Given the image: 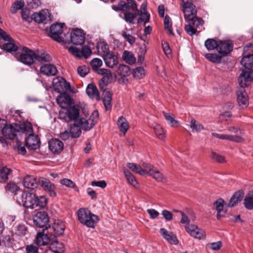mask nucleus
Here are the masks:
<instances>
[{
    "instance_id": "4c0bfd02",
    "label": "nucleus",
    "mask_w": 253,
    "mask_h": 253,
    "mask_svg": "<svg viewBox=\"0 0 253 253\" xmlns=\"http://www.w3.org/2000/svg\"><path fill=\"white\" fill-rule=\"evenodd\" d=\"M49 249L54 253H62L64 251V245L61 242L54 241L51 243Z\"/></svg>"
},
{
    "instance_id": "2eb2a0df",
    "label": "nucleus",
    "mask_w": 253,
    "mask_h": 253,
    "mask_svg": "<svg viewBox=\"0 0 253 253\" xmlns=\"http://www.w3.org/2000/svg\"><path fill=\"white\" fill-rule=\"evenodd\" d=\"M20 127L16 124L6 126L1 131L2 135L7 139H13L17 135V133L19 132Z\"/></svg>"
},
{
    "instance_id": "f03ea898",
    "label": "nucleus",
    "mask_w": 253,
    "mask_h": 253,
    "mask_svg": "<svg viewBox=\"0 0 253 253\" xmlns=\"http://www.w3.org/2000/svg\"><path fill=\"white\" fill-rule=\"evenodd\" d=\"M16 200L20 205L26 208H43L47 204V199L44 196L37 197L34 194L27 192L22 191L20 196H16Z\"/></svg>"
},
{
    "instance_id": "f704fd0d",
    "label": "nucleus",
    "mask_w": 253,
    "mask_h": 253,
    "mask_svg": "<svg viewBox=\"0 0 253 253\" xmlns=\"http://www.w3.org/2000/svg\"><path fill=\"white\" fill-rule=\"evenodd\" d=\"M127 167L133 172L138 173L141 175H144L147 173L146 168H142L140 165L133 163H127Z\"/></svg>"
},
{
    "instance_id": "9b49d317",
    "label": "nucleus",
    "mask_w": 253,
    "mask_h": 253,
    "mask_svg": "<svg viewBox=\"0 0 253 253\" xmlns=\"http://www.w3.org/2000/svg\"><path fill=\"white\" fill-rule=\"evenodd\" d=\"M142 167L146 168L147 170V173H149L157 181L163 182L166 180V177L165 175L151 164L143 163Z\"/></svg>"
},
{
    "instance_id": "20e7f679",
    "label": "nucleus",
    "mask_w": 253,
    "mask_h": 253,
    "mask_svg": "<svg viewBox=\"0 0 253 253\" xmlns=\"http://www.w3.org/2000/svg\"><path fill=\"white\" fill-rule=\"evenodd\" d=\"M0 47L7 52L12 53L18 51V47L13 39L0 28Z\"/></svg>"
},
{
    "instance_id": "0eeeda50",
    "label": "nucleus",
    "mask_w": 253,
    "mask_h": 253,
    "mask_svg": "<svg viewBox=\"0 0 253 253\" xmlns=\"http://www.w3.org/2000/svg\"><path fill=\"white\" fill-rule=\"evenodd\" d=\"M253 49V45L251 44L244 48V57L241 61V64L245 67V70H243L241 74L244 72H251L253 73L252 69L253 68V51L249 54H246V52L249 51L250 49Z\"/></svg>"
},
{
    "instance_id": "8fccbe9b",
    "label": "nucleus",
    "mask_w": 253,
    "mask_h": 253,
    "mask_svg": "<svg viewBox=\"0 0 253 253\" xmlns=\"http://www.w3.org/2000/svg\"><path fill=\"white\" fill-rule=\"evenodd\" d=\"M164 23L165 29L169 32V35H173L174 34L172 29V22L169 15H167L165 16Z\"/></svg>"
},
{
    "instance_id": "09e8293b",
    "label": "nucleus",
    "mask_w": 253,
    "mask_h": 253,
    "mask_svg": "<svg viewBox=\"0 0 253 253\" xmlns=\"http://www.w3.org/2000/svg\"><path fill=\"white\" fill-rule=\"evenodd\" d=\"M206 58L212 62L215 63H219L223 56L222 55L217 54L207 53L205 55Z\"/></svg>"
},
{
    "instance_id": "de8ad7c7",
    "label": "nucleus",
    "mask_w": 253,
    "mask_h": 253,
    "mask_svg": "<svg viewBox=\"0 0 253 253\" xmlns=\"http://www.w3.org/2000/svg\"><path fill=\"white\" fill-rule=\"evenodd\" d=\"M25 5V3L23 0H16L13 3L10 8V12L12 14L16 13V12L20 9H22Z\"/></svg>"
},
{
    "instance_id": "7c9ffc66",
    "label": "nucleus",
    "mask_w": 253,
    "mask_h": 253,
    "mask_svg": "<svg viewBox=\"0 0 253 253\" xmlns=\"http://www.w3.org/2000/svg\"><path fill=\"white\" fill-rule=\"evenodd\" d=\"M87 94L92 99L99 100L100 99L98 90L93 84H89L86 89Z\"/></svg>"
},
{
    "instance_id": "1a4fd4ad",
    "label": "nucleus",
    "mask_w": 253,
    "mask_h": 253,
    "mask_svg": "<svg viewBox=\"0 0 253 253\" xmlns=\"http://www.w3.org/2000/svg\"><path fill=\"white\" fill-rule=\"evenodd\" d=\"M98 117L97 111H94L88 119L80 118L78 121L81 127L85 131L90 130L97 122Z\"/></svg>"
},
{
    "instance_id": "6ab92c4d",
    "label": "nucleus",
    "mask_w": 253,
    "mask_h": 253,
    "mask_svg": "<svg viewBox=\"0 0 253 253\" xmlns=\"http://www.w3.org/2000/svg\"><path fill=\"white\" fill-rule=\"evenodd\" d=\"M211 135L220 139L228 140L236 143H242L245 141L243 136L237 135H228L213 132L211 133Z\"/></svg>"
},
{
    "instance_id": "49530a36",
    "label": "nucleus",
    "mask_w": 253,
    "mask_h": 253,
    "mask_svg": "<svg viewBox=\"0 0 253 253\" xmlns=\"http://www.w3.org/2000/svg\"><path fill=\"white\" fill-rule=\"evenodd\" d=\"M190 127L194 132H200L204 129L203 125L194 119H191L190 121Z\"/></svg>"
},
{
    "instance_id": "bb28decb",
    "label": "nucleus",
    "mask_w": 253,
    "mask_h": 253,
    "mask_svg": "<svg viewBox=\"0 0 253 253\" xmlns=\"http://www.w3.org/2000/svg\"><path fill=\"white\" fill-rule=\"evenodd\" d=\"M147 4L146 3L143 2L140 7V11H139L138 15L142 16L139 17L137 20L138 23H141L144 22V25H145L146 23L148 22L150 20V14H148L146 12Z\"/></svg>"
},
{
    "instance_id": "052dcab7",
    "label": "nucleus",
    "mask_w": 253,
    "mask_h": 253,
    "mask_svg": "<svg viewBox=\"0 0 253 253\" xmlns=\"http://www.w3.org/2000/svg\"><path fill=\"white\" fill-rule=\"evenodd\" d=\"M221 247L222 242L220 241L217 242L210 243L206 245L207 248L213 251H218L220 249Z\"/></svg>"
},
{
    "instance_id": "f257e3e1",
    "label": "nucleus",
    "mask_w": 253,
    "mask_h": 253,
    "mask_svg": "<svg viewBox=\"0 0 253 253\" xmlns=\"http://www.w3.org/2000/svg\"><path fill=\"white\" fill-rule=\"evenodd\" d=\"M253 81V73L251 72L241 74L238 78L240 87L237 91V100L239 105L243 108L249 104V98L245 87L248 86Z\"/></svg>"
},
{
    "instance_id": "473e14b6",
    "label": "nucleus",
    "mask_w": 253,
    "mask_h": 253,
    "mask_svg": "<svg viewBox=\"0 0 253 253\" xmlns=\"http://www.w3.org/2000/svg\"><path fill=\"white\" fill-rule=\"evenodd\" d=\"M5 190L8 194H13L15 198L16 196H20V194L22 192V191H20V188L13 182L7 183L5 187Z\"/></svg>"
},
{
    "instance_id": "412c9836",
    "label": "nucleus",
    "mask_w": 253,
    "mask_h": 253,
    "mask_svg": "<svg viewBox=\"0 0 253 253\" xmlns=\"http://www.w3.org/2000/svg\"><path fill=\"white\" fill-rule=\"evenodd\" d=\"M39 183L51 197H55L56 196L55 186L49 180L42 177L39 179Z\"/></svg>"
},
{
    "instance_id": "6e6d98bb",
    "label": "nucleus",
    "mask_w": 253,
    "mask_h": 253,
    "mask_svg": "<svg viewBox=\"0 0 253 253\" xmlns=\"http://www.w3.org/2000/svg\"><path fill=\"white\" fill-rule=\"evenodd\" d=\"M163 115L169 124L172 127H177L179 124V122L174 118V117L169 114L166 112L163 113Z\"/></svg>"
},
{
    "instance_id": "5fc2aeb1",
    "label": "nucleus",
    "mask_w": 253,
    "mask_h": 253,
    "mask_svg": "<svg viewBox=\"0 0 253 253\" xmlns=\"http://www.w3.org/2000/svg\"><path fill=\"white\" fill-rule=\"evenodd\" d=\"M32 19L38 23H43L46 19V16L43 12L35 13L32 15Z\"/></svg>"
},
{
    "instance_id": "a19ab883",
    "label": "nucleus",
    "mask_w": 253,
    "mask_h": 253,
    "mask_svg": "<svg viewBox=\"0 0 253 253\" xmlns=\"http://www.w3.org/2000/svg\"><path fill=\"white\" fill-rule=\"evenodd\" d=\"M153 127L156 135L159 139L165 141L166 138L165 132L161 126L157 123H154Z\"/></svg>"
},
{
    "instance_id": "13d9d810",
    "label": "nucleus",
    "mask_w": 253,
    "mask_h": 253,
    "mask_svg": "<svg viewBox=\"0 0 253 253\" xmlns=\"http://www.w3.org/2000/svg\"><path fill=\"white\" fill-rule=\"evenodd\" d=\"M10 172L11 170L6 167L0 169V177L4 181L7 180Z\"/></svg>"
},
{
    "instance_id": "58836bf2",
    "label": "nucleus",
    "mask_w": 253,
    "mask_h": 253,
    "mask_svg": "<svg viewBox=\"0 0 253 253\" xmlns=\"http://www.w3.org/2000/svg\"><path fill=\"white\" fill-rule=\"evenodd\" d=\"M117 125L120 130L125 135L129 128V125L126 119L123 116L120 117L117 121Z\"/></svg>"
},
{
    "instance_id": "0e129e2a",
    "label": "nucleus",
    "mask_w": 253,
    "mask_h": 253,
    "mask_svg": "<svg viewBox=\"0 0 253 253\" xmlns=\"http://www.w3.org/2000/svg\"><path fill=\"white\" fill-rule=\"evenodd\" d=\"M211 158L218 163H223L225 162V159L223 156L214 152H212L211 153Z\"/></svg>"
},
{
    "instance_id": "ea45409f",
    "label": "nucleus",
    "mask_w": 253,
    "mask_h": 253,
    "mask_svg": "<svg viewBox=\"0 0 253 253\" xmlns=\"http://www.w3.org/2000/svg\"><path fill=\"white\" fill-rule=\"evenodd\" d=\"M123 171L128 184L133 187L137 188V185L138 183L135 176L126 169H124Z\"/></svg>"
},
{
    "instance_id": "e2e57ef3",
    "label": "nucleus",
    "mask_w": 253,
    "mask_h": 253,
    "mask_svg": "<svg viewBox=\"0 0 253 253\" xmlns=\"http://www.w3.org/2000/svg\"><path fill=\"white\" fill-rule=\"evenodd\" d=\"M23 129L26 135L33 133V126L30 122L24 123L23 125Z\"/></svg>"
},
{
    "instance_id": "338daca9",
    "label": "nucleus",
    "mask_w": 253,
    "mask_h": 253,
    "mask_svg": "<svg viewBox=\"0 0 253 253\" xmlns=\"http://www.w3.org/2000/svg\"><path fill=\"white\" fill-rule=\"evenodd\" d=\"M27 231L26 226L23 224H19L16 227V233L20 236L25 235Z\"/></svg>"
},
{
    "instance_id": "774afa93",
    "label": "nucleus",
    "mask_w": 253,
    "mask_h": 253,
    "mask_svg": "<svg viewBox=\"0 0 253 253\" xmlns=\"http://www.w3.org/2000/svg\"><path fill=\"white\" fill-rule=\"evenodd\" d=\"M68 50L72 54L78 58L82 57V52L75 47L71 46L68 48Z\"/></svg>"
},
{
    "instance_id": "2f4dec72",
    "label": "nucleus",
    "mask_w": 253,
    "mask_h": 253,
    "mask_svg": "<svg viewBox=\"0 0 253 253\" xmlns=\"http://www.w3.org/2000/svg\"><path fill=\"white\" fill-rule=\"evenodd\" d=\"M35 59L41 62H50L52 60L51 56L43 50H38L35 52Z\"/></svg>"
},
{
    "instance_id": "f8f14e48",
    "label": "nucleus",
    "mask_w": 253,
    "mask_h": 253,
    "mask_svg": "<svg viewBox=\"0 0 253 253\" xmlns=\"http://www.w3.org/2000/svg\"><path fill=\"white\" fill-rule=\"evenodd\" d=\"M49 221L47 214L44 211L38 212L34 217L33 222L35 225L39 228L45 227L47 229V225Z\"/></svg>"
},
{
    "instance_id": "b1692460",
    "label": "nucleus",
    "mask_w": 253,
    "mask_h": 253,
    "mask_svg": "<svg viewBox=\"0 0 253 253\" xmlns=\"http://www.w3.org/2000/svg\"><path fill=\"white\" fill-rule=\"evenodd\" d=\"M24 186L28 189H35L37 187L38 184L35 176L30 175H26L22 181Z\"/></svg>"
},
{
    "instance_id": "7ed1b4c3",
    "label": "nucleus",
    "mask_w": 253,
    "mask_h": 253,
    "mask_svg": "<svg viewBox=\"0 0 253 253\" xmlns=\"http://www.w3.org/2000/svg\"><path fill=\"white\" fill-rule=\"evenodd\" d=\"M80 106L73 105L67 108L61 109L59 112V119L66 123H76L80 119Z\"/></svg>"
},
{
    "instance_id": "ddd939ff",
    "label": "nucleus",
    "mask_w": 253,
    "mask_h": 253,
    "mask_svg": "<svg viewBox=\"0 0 253 253\" xmlns=\"http://www.w3.org/2000/svg\"><path fill=\"white\" fill-rule=\"evenodd\" d=\"M186 231L192 237L199 239H204L206 236L205 232L193 224L185 226Z\"/></svg>"
},
{
    "instance_id": "6e6552de",
    "label": "nucleus",
    "mask_w": 253,
    "mask_h": 253,
    "mask_svg": "<svg viewBox=\"0 0 253 253\" xmlns=\"http://www.w3.org/2000/svg\"><path fill=\"white\" fill-rule=\"evenodd\" d=\"M181 6L185 19H191L197 15L196 6L191 0H181Z\"/></svg>"
},
{
    "instance_id": "cd10ccee",
    "label": "nucleus",
    "mask_w": 253,
    "mask_h": 253,
    "mask_svg": "<svg viewBox=\"0 0 253 253\" xmlns=\"http://www.w3.org/2000/svg\"><path fill=\"white\" fill-rule=\"evenodd\" d=\"M55 90L61 94L69 90L70 88V84L64 79H61L55 83Z\"/></svg>"
},
{
    "instance_id": "a211bd4d",
    "label": "nucleus",
    "mask_w": 253,
    "mask_h": 253,
    "mask_svg": "<svg viewBox=\"0 0 253 253\" xmlns=\"http://www.w3.org/2000/svg\"><path fill=\"white\" fill-rule=\"evenodd\" d=\"M43 230L42 232H39L37 235L36 244L39 246H45L47 245L52 238V235H48V232Z\"/></svg>"
},
{
    "instance_id": "4d7b16f0",
    "label": "nucleus",
    "mask_w": 253,
    "mask_h": 253,
    "mask_svg": "<svg viewBox=\"0 0 253 253\" xmlns=\"http://www.w3.org/2000/svg\"><path fill=\"white\" fill-rule=\"evenodd\" d=\"M90 65L92 69L96 71L102 65V61L98 58H95L90 61Z\"/></svg>"
},
{
    "instance_id": "4468645a",
    "label": "nucleus",
    "mask_w": 253,
    "mask_h": 253,
    "mask_svg": "<svg viewBox=\"0 0 253 253\" xmlns=\"http://www.w3.org/2000/svg\"><path fill=\"white\" fill-rule=\"evenodd\" d=\"M71 41L76 45L83 44L85 40L84 34L83 30L76 28L73 30L71 33Z\"/></svg>"
},
{
    "instance_id": "f3484780",
    "label": "nucleus",
    "mask_w": 253,
    "mask_h": 253,
    "mask_svg": "<svg viewBox=\"0 0 253 253\" xmlns=\"http://www.w3.org/2000/svg\"><path fill=\"white\" fill-rule=\"evenodd\" d=\"M233 49V44L230 41H219L217 46V51L219 54L224 57L230 53Z\"/></svg>"
},
{
    "instance_id": "4be33fe9",
    "label": "nucleus",
    "mask_w": 253,
    "mask_h": 253,
    "mask_svg": "<svg viewBox=\"0 0 253 253\" xmlns=\"http://www.w3.org/2000/svg\"><path fill=\"white\" fill-rule=\"evenodd\" d=\"M213 205L217 211V219L219 220L226 213V210L224 209L226 203L222 199H218L214 202Z\"/></svg>"
},
{
    "instance_id": "393cba45",
    "label": "nucleus",
    "mask_w": 253,
    "mask_h": 253,
    "mask_svg": "<svg viewBox=\"0 0 253 253\" xmlns=\"http://www.w3.org/2000/svg\"><path fill=\"white\" fill-rule=\"evenodd\" d=\"M25 143L27 147L33 150L37 149L39 147V140L33 133L27 135Z\"/></svg>"
},
{
    "instance_id": "680f3d73",
    "label": "nucleus",
    "mask_w": 253,
    "mask_h": 253,
    "mask_svg": "<svg viewBox=\"0 0 253 253\" xmlns=\"http://www.w3.org/2000/svg\"><path fill=\"white\" fill-rule=\"evenodd\" d=\"M136 14L128 11L126 12L124 14L125 20L129 23H133V20L136 17Z\"/></svg>"
},
{
    "instance_id": "9d476101",
    "label": "nucleus",
    "mask_w": 253,
    "mask_h": 253,
    "mask_svg": "<svg viewBox=\"0 0 253 253\" xmlns=\"http://www.w3.org/2000/svg\"><path fill=\"white\" fill-rule=\"evenodd\" d=\"M35 59V52L28 49L26 47L22 48V51L19 56L17 57V59L23 64L30 66L33 64Z\"/></svg>"
},
{
    "instance_id": "3c124183",
    "label": "nucleus",
    "mask_w": 253,
    "mask_h": 253,
    "mask_svg": "<svg viewBox=\"0 0 253 253\" xmlns=\"http://www.w3.org/2000/svg\"><path fill=\"white\" fill-rule=\"evenodd\" d=\"M218 42L213 39H209L205 42V45L209 50H211L215 48L217 49Z\"/></svg>"
},
{
    "instance_id": "864d4df0",
    "label": "nucleus",
    "mask_w": 253,
    "mask_h": 253,
    "mask_svg": "<svg viewBox=\"0 0 253 253\" xmlns=\"http://www.w3.org/2000/svg\"><path fill=\"white\" fill-rule=\"evenodd\" d=\"M244 204L248 210L253 209V197L251 193L248 194L245 198Z\"/></svg>"
},
{
    "instance_id": "a18cd8bd",
    "label": "nucleus",
    "mask_w": 253,
    "mask_h": 253,
    "mask_svg": "<svg viewBox=\"0 0 253 253\" xmlns=\"http://www.w3.org/2000/svg\"><path fill=\"white\" fill-rule=\"evenodd\" d=\"M117 73L120 76L126 77L130 74V70L128 66L121 64L118 67Z\"/></svg>"
},
{
    "instance_id": "37998d69",
    "label": "nucleus",
    "mask_w": 253,
    "mask_h": 253,
    "mask_svg": "<svg viewBox=\"0 0 253 253\" xmlns=\"http://www.w3.org/2000/svg\"><path fill=\"white\" fill-rule=\"evenodd\" d=\"M185 20L187 21H191L190 23L197 29V31L198 29H200L199 32L202 30V29L200 28L203 27L204 21L202 19L197 17V15L191 19H186Z\"/></svg>"
},
{
    "instance_id": "423d86ee",
    "label": "nucleus",
    "mask_w": 253,
    "mask_h": 253,
    "mask_svg": "<svg viewBox=\"0 0 253 253\" xmlns=\"http://www.w3.org/2000/svg\"><path fill=\"white\" fill-rule=\"evenodd\" d=\"M64 24L56 23L50 27V36L58 42H64L66 40V35L63 33Z\"/></svg>"
},
{
    "instance_id": "5701e85b",
    "label": "nucleus",
    "mask_w": 253,
    "mask_h": 253,
    "mask_svg": "<svg viewBox=\"0 0 253 253\" xmlns=\"http://www.w3.org/2000/svg\"><path fill=\"white\" fill-rule=\"evenodd\" d=\"M160 232L163 238L170 244L176 245L177 244V237L172 232L168 231L165 228H161Z\"/></svg>"
},
{
    "instance_id": "c85d7f7f",
    "label": "nucleus",
    "mask_w": 253,
    "mask_h": 253,
    "mask_svg": "<svg viewBox=\"0 0 253 253\" xmlns=\"http://www.w3.org/2000/svg\"><path fill=\"white\" fill-rule=\"evenodd\" d=\"M41 73L47 76H54L57 72L56 67L52 64H45L40 68Z\"/></svg>"
},
{
    "instance_id": "a878e982",
    "label": "nucleus",
    "mask_w": 253,
    "mask_h": 253,
    "mask_svg": "<svg viewBox=\"0 0 253 253\" xmlns=\"http://www.w3.org/2000/svg\"><path fill=\"white\" fill-rule=\"evenodd\" d=\"M105 64L109 68H113L118 63V57L113 53L110 52L103 57Z\"/></svg>"
},
{
    "instance_id": "69168bd1",
    "label": "nucleus",
    "mask_w": 253,
    "mask_h": 253,
    "mask_svg": "<svg viewBox=\"0 0 253 253\" xmlns=\"http://www.w3.org/2000/svg\"><path fill=\"white\" fill-rule=\"evenodd\" d=\"M184 29L186 33L190 36H193L197 32V29H195L191 23L185 25Z\"/></svg>"
},
{
    "instance_id": "603ef678",
    "label": "nucleus",
    "mask_w": 253,
    "mask_h": 253,
    "mask_svg": "<svg viewBox=\"0 0 253 253\" xmlns=\"http://www.w3.org/2000/svg\"><path fill=\"white\" fill-rule=\"evenodd\" d=\"M132 75L133 77L136 79H141L145 75V70L143 67H137L133 70Z\"/></svg>"
},
{
    "instance_id": "79ce46f5",
    "label": "nucleus",
    "mask_w": 253,
    "mask_h": 253,
    "mask_svg": "<svg viewBox=\"0 0 253 253\" xmlns=\"http://www.w3.org/2000/svg\"><path fill=\"white\" fill-rule=\"evenodd\" d=\"M103 102L107 111L110 110L112 108V93L110 91H107L103 94Z\"/></svg>"
},
{
    "instance_id": "c9c22d12",
    "label": "nucleus",
    "mask_w": 253,
    "mask_h": 253,
    "mask_svg": "<svg viewBox=\"0 0 253 253\" xmlns=\"http://www.w3.org/2000/svg\"><path fill=\"white\" fill-rule=\"evenodd\" d=\"M98 55L102 57L110 53L108 44L104 42H98L96 46Z\"/></svg>"
},
{
    "instance_id": "72a5a7b5",
    "label": "nucleus",
    "mask_w": 253,
    "mask_h": 253,
    "mask_svg": "<svg viewBox=\"0 0 253 253\" xmlns=\"http://www.w3.org/2000/svg\"><path fill=\"white\" fill-rule=\"evenodd\" d=\"M69 131L71 136L73 138H77L80 136L82 133V130L78 122L74 123L70 125Z\"/></svg>"
},
{
    "instance_id": "39448f33",
    "label": "nucleus",
    "mask_w": 253,
    "mask_h": 253,
    "mask_svg": "<svg viewBox=\"0 0 253 253\" xmlns=\"http://www.w3.org/2000/svg\"><path fill=\"white\" fill-rule=\"evenodd\" d=\"M78 219L81 223L88 227H93L98 220V216L86 209H80L78 211Z\"/></svg>"
},
{
    "instance_id": "dca6fc26",
    "label": "nucleus",
    "mask_w": 253,
    "mask_h": 253,
    "mask_svg": "<svg viewBox=\"0 0 253 253\" xmlns=\"http://www.w3.org/2000/svg\"><path fill=\"white\" fill-rule=\"evenodd\" d=\"M56 102L61 109L67 108L75 104L73 100L66 93L60 94L56 98Z\"/></svg>"
},
{
    "instance_id": "aec40b11",
    "label": "nucleus",
    "mask_w": 253,
    "mask_h": 253,
    "mask_svg": "<svg viewBox=\"0 0 253 253\" xmlns=\"http://www.w3.org/2000/svg\"><path fill=\"white\" fill-rule=\"evenodd\" d=\"M49 149L54 154L60 153L63 149V142L57 138H52L48 142Z\"/></svg>"
},
{
    "instance_id": "c756f323",
    "label": "nucleus",
    "mask_w": 253,
    "mask_h": 253,
    "mask_svg": "<svg viewBox=\"0 0 253 253\" xmlns=\"http://www.w3.org/2000/svg\"><path fill=\"white\" fill-rule=\"evenodd\" d=\"M65 225L62 221L55 220L52 225V229L54 232V236H61L63 234L65 230Z\"/></svg>"
},
{
    "instance_id": "bf43d9fd",
    "label": "nucleus",
    "mask_w": 253,
    "mask_h": 253,
    "mask_svg": "<svg viewBox=\"0 0 253 253\" xmlns=\"http://www.w3.org/2000/svg\"><path fill=\"white\" fill-rule=\"evenodd\" d=\"M89 68L85 65L80 66L77 69L78 74L82 77H85L89 73Z\"/></svg>"
},
{
    "instance_id": "e433bc0d",
    "label": "nucleus",
    "mask_w": 253,
    "mask_h": 253,
    "mask_svg": "<svg viewBox=\"0 0 253 253\" xmlns=\"http://www.w3.org/2000/svg\"><path fill=\"white\" fill-rule=\"evenodd\" d=\"M244 197V193L242 191L236 192L230 199L228 207H233L240 202Z\"/></svg>"
},
{
    "instance_id": "c03bdc74",
    "label": "nucleus",
    "mask_w": 253,
    "mask_h": 253,
    "mask_svg": "<svg viewBox=\"0 0 253 253\" xmlns=\"http://www.w3.org/2000/svg\"><path fill=\"white\" fill-rule=\"evenodd\" d=\"M122 58L127 63L130 65L134 64L136 61L135 57L133 54L127 50L124 51L122 55Z\"/></svg>"
}]
</instances>
